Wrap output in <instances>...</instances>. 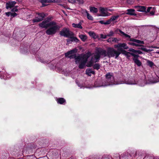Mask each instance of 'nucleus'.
<instances>
[{"mask_svg": "<svg viewBox=\"0 0 159 159\" xmlns=\"http://www.w3.org/2000/svg\"><path fill=\"white\" fill-rule=\"evenodd\" d=\"M119 41V40L117 39L116 38H113V42H118Z\"/></svg>", "mask_w": 159, "mask_h": 159, "instance_id": "obj_45", "label": "nucleus"}, {"mask_svg": "<svg viewBox=\"0 0 159 159\" xmlns=\"http://www.w3.org/2000/svg\"><path fill=\"white\" fill-rule=\"evenodd\" d=\"M93 67L94 69L98 70L100 68V66L99 64H96L94 65Z\"/></svg>", "mask_w": 159, "mask_h": 159, "instance_id": "obj_32", "label": "nucleus"}, {"mask_svg": "<svg viewBox=\"0 0 159 159\" xmlns=\"http://www.w3.org/2000/svg\"><path fill=\"white\" fill-rule=\"evenodd\" d=\"M41 62H44V63H48L47 62H45V61L44 62L43 61H41Z\"/></svg>", "mask_w": 159, "mask_h": 159, "instance_id": "obj_54", "label": "nucleus"}, {"mask_svg": "<svg viewBox=\"0 0 159 159\" xmlns=\"http://www.w3.org/2000/svg\"><path fill=\"white\" fill-rule=\"evenodd\" d=\"M99 22L100 23L103 24V25H105V22H104L103 20H100L99 21Z\"/></svg>", "mask_w": 159, "mask_h": 159, "instance_id": "obj_49", "label": "nucleus"}, {"mask_svg": "<svg viewBox=\"0 0 159 159\" xmlns=\"http://www.w3.org/2000/svg\"><path fill=\"white\" fill-rule=\"evenodd\" d=\"M147 62L148 65L151 67H153L155 66L153 62L151 61L147 60Z\"/></svg>", "mask_w": 159, "mask_h": 159, "instance_id": "obj_29", "label": "nucleus"}, {"mask_svg": "<svg viewBox=\"0 0 159 159\" xmlns=\"http://www.w3.org/2000/svg\"><path fill=\"white\" fill-rule=\"evenodd\" d=\"M89 34L90 36L92 37L94 39H97L99 40L100 39L99 36L93 32L90 31L89 32Z\"/></svg>", "mask_w": 159, "mask_h": 159, "instance_id": "obj_20", "label": "nucleus"}, {"mask_svg": "<svg viewBox=\"0 0 159 159\" xmlns=\"http://www.w3.org/2000/svg\"><path fill=\"white\" fill-rule=\"evenodd\" d=\"M1 72H0V77L1 79H7L10 77V74H5L2 75V73H1Z\"/></svg>", "mask_w": 159, "mask_h": 159, "instance_id": "obj_23", "label": "nucleus"}, {"mask_svg": "<svg viewBox=\"0 0 159 159\" xmlns=\"http://www.w3.org/2000/svg\"><path fill=\"white\" fill-rule=\"evenodd\" d=\"M16 3V2L14 1H10L9 2L7 3L6 4V7L7 9L9 8H11L14 7Z\"/></svg>", "mask_w": 159, "mask_h": 159, "instance_id": "obj_15", "label": "nucleus"}, {"mask_svg": "<svg viewBox=\"0 0 159 159\" xmlns=\"http://www.w3.org/2000/svg\"><path fill=\"white\" fill-rule=\"evenodd\" d=\"M136 10L139 11H145L146 10V8L145 7L141 6H136L134 7Z\"/></svg>", "mask_w": 159, "mask_h": 159, "instance_id": "obj_19", "label": "nucleus"}, {"mask_svg": "<svg viewBox=\"0 0 159 159\" xmlns=\"http://www.w3.org/2000/svg\"><path fill=\"white\" fill-rule=\"evenodd\" d=\"M70 55L69 51L66 53L65 54V56L66 57H68L69 55Z\"/></svg>", "mask_w": 159, "mask_h": 159, "instance_id": "obj_46", "label": "nucleus"}, {"mask_svg": "<svg viewBox=\"0 0 159 159\" xmlns=\"http://www.w3.org/2000/svg\"><path fill=\"white\" fill-rule=\"evenodd\" d=\"M67 43L68 44H69V43L71 42V40L70 38H69L67 39Z\"/></svg>", "mask_w": 159, "mask_h": 159, "instance_id": "obj_50", "label": "nucleus"}, {"mask_svg": "<svg viewBox=\"0 0 159 159\" xmlns=\"http://www.w3.org/2000/svg\"><path fill=\"white\" fill-rule=\"evenodd\" d=\"M81 12L83 15H86L88 13L87 11L85 9H82L81 10Z\"/></svg>", "mask_w": 159, "mask_h": 159, "instance_id": "obj_35", "label": "nucleus"}, {"mask_svg": "<svg viewBox=\"0 0 159 159\" xmlns=\"http://www.w3.org/2000/svg\"><path fill=\"white\" fill-rule=\"evenodd\" d=\"M76 83L78 86L80 88H84V83L82 81H78L77 80H76Z\"/></svg>", "mask_w": 159, "mask_h": 159, "instance_id": "obj_26", "label": "nucleus"}, {"mask_svg": "<svg viewBox=\"0 0 159 159\" xmlns=\"http://www.w3.org/2000/svg\"><path fill=\"white\" fill-rule=\"evenodd\" d=\"M57 101L58 103L61 104H63L64 103L66 102V100L64 98H58L57 99Z\"/></svg>", "mask_w": 159, "mask_h": 159, "instance_id": "obj_27", "label": "nucleus"}, {"mask_svg": "<svg viewBox=\"0 0 159 159\" xmlns=\"http://www.w3.org/2000/svg\"><path fill=\"white\" fill-rule=\"evenodd\" d=\"M79 38L83 42H85L87 39V36L85 34H80Z\"/></svg>", "mask_w": 159, "mask_h": 159, "instance_id": "obj_25", "label": "nucleus"}, {"mask_svg": "<svg viewBox=\"0 0 159 159\" xmlns=\"http://www.w3.org/2000/svg\"><path fill=\"white\" fill-rule=\"evenodd\" d=\"M0 11H1V10H0Z\"/></svg>", "mask_w": 159, "mask_h": 159, "instance_id": "obj_59", "label": "nucleus"}, {"mask_svg": "<svg viewBox=\"0 0 159 159\" xmlns=\"http://www.w3.org/2000/svg\"><path fill=\"white\" fill-rule=\"evenodd\" d=\"M90 12L93 13H96L98 11V9L97 8L94 7H90Z\"/></svg>", "mask_w": 159, "mask_h": 159, "instance_id": "obj_28", "label": "nucleus"}, {"mask_svg": "<svg viewBox=\"0 0 159 159\" xmlns=\"http://www.w3.org/2000/svg\"><path fill=\"white\" fill-rule=\"evenodd\" d=\"M95 72L91 68H88L86 71V73L89 75L90 76L92 74H94Z\"/></svg>", "mask_w": 159, "mask_h": 159, "instance_id": "obj_22", "label": "nucleus"}, {"mask_svg": "<svg viewBox=\"0 0 159 159\" xmlns=\"http://www.w3.org/2000/svg\"><path fill=\"white\" fill-rule=\"evenodd\" d=\"M119 16H120L118 15L116 16H111L110 18L111 22L113 21L116 20L118 19V17H119Z\"/></svg>", "mask_w": 159, "mask_h": 159, "instance_id": "obj_30", "label": "nucleus"}, {"mask_svg": "<svg viewBox=\"0 0 159 159\" xmlns=\"http://www.w3.org/2000/svg\"><path fill=\"white\" fill-rule=\"evenodd\" d=\"M106 78L105 81L103 82H96L94 84V87H105L111 85L120 84V80L118 81L115 80L112 73H107L106 75Z\"/></svg>", "mask_w": 159, "mask_h": 159, "instance_id": "obj_1", "label": "nucleus"}, {"mask_svg": "<svg viewBox=\"0 0 159 159\" xmlns=\"http://www.w3.org/2000/svg\"><path fill=\"white\" fill-rule=\"evenodd\" d=\"M114 32L112 30H111L109 33L107 34V36L109 37L113 36L114 34Z\"/></svg>", "mask_w": 159, "mask_h": 159, "instance_id": "obj_33", "label": "nucleus"}, {"mask_svg": "<svg viewBox=\"0 0 159 159\" xmlns=\"http://www.w3.org/2000/svg\"><path fill=\"white\" fill-rule=\"evenodd\" d=\"M68 1L69 2L72 3L81 4L84 2L83 0H68Z\"/></svg>", "mask_w": 159, "mask_h": 159, "instance_id": "obj_21", "label": "nucleus"}, {"mask_svg": "<svg viewBox=\"0 0 159 159\" xmlns=\"http://www.w3.org/2000/svg\"><path fill=\"white\" fill-rule=\"evenodd\" d=\"M131 55L134 57V61L137 65L138 66H140L142 63L138 59L139 56L134 54H131Z\"/></svg>", "mask_w": 159, "mask_h": 159, "instance_id": "obj_13", "label": "nucleus"}, {"mask_svg": "<svg viewBox=\"0 0 159 159\" xmlns=\"http://www.w3.org/2000/svg\"><path fill=\"white\" fill-rule=\"evenodd\" d=\"M77 49L76 48L73 49L72 50H71L70 51H69L70 53V55L72 54H73V53L76 52H77Z\"/></svg>", "mask_w": 159, "mask_h": 159, "instance_id": "obj_36", "label": "nucleus"}, {"mask_svg": "<svg viewBox=\"0 0 159 159\" xmlns=\"http://www.w3.org/2000/svg\"><path fill=\"white\" fill-rule=\"evenodd\" d=\"M17 14L15 12L14 13H11V16H12L13 17H15L16 16H17Z\"/></svg>", "mask_w": 159, "mask_h": 159, "instance_id": "obj_43", "label": "nucleus"}, {"mask_svg": "<svg viewBox=\"0 0 159 159\" xmlns=\"http://www.w3.org/2000/svg\"><path fill=\"white\" fill-rule=\"evenodd\" d=\"M70 36L69 37H68L67 38H70L71 42H79V40L76 37L74 36V34L73 32H71Z\"/></svg>", "mask_w": 159, "mask_h": 159, "instance_id": "obj_16", "label": "nucleus"}, {"mask_svg": "<svg viewBox=\"0 0 159 159\" xmlns=\"http://www.w3.org/2000/svg\"><path fill=\"white\" fill-rule=\"evenodd\" d=\"M156 52L158 54H159V51H157Z\"/></svg>", "mask_w": 159, "mask_h": 159, "instance_id": "obj_55", "label": "nucleus"}, {"mask_svg": "<svg viewBox=\"0 0 159 159\" xmlns=\"http://www.w3.org/2000/svg\"><path fill=\"white\" fill-rule=\"evenodd\" d=\"M107 42L112 43L113 42V38H110L107 40Z\"/></svg>", "mask_w": 159, "mask_h": 159, "instance_id": "obj_38", "label": "nucleus"}, {"mask_svg": "<svg viewBox=\"0 0 159 159\" xmlns=\"http://www.w3.org/2000/svg\"><path fill=\"white\" fill-rule=\"evenodd\" d=\"M36 15H38V16H36L35 19H33L32 20V21L33 23L38 22L41 21L43 20L44 17L45 15L44 13H36Z\"/></svg>", "mask_w": 159, "mask_h": 159, "instance_id": "obj_10", "label": "nucleus"}, {"mask_svg": "<svg viewBox=\"0 0 159 159\" xmlns=\"http://www.w3.org/2000/svg\"><path fill=\"white\" fill-rule=\"evenodd\" d=\"M86 15L88 19L90 20H93V17L88 12L87 13Z\"/></svg>", "mask_w": 159, "mask_h": 159, "instance_id": "obj_31", "label": "nucleus"}, {"mask_svg": "<svg viewBox=\"0 0 159 159\" xmlns=\"http://www.w3.org/2000/svg\"><path fill=\"white\" fill-rule=\"evenodd\" d=\"M158 78H159V74L158 75Z\"/></svg>", "mask_w": 159, "mask_h": 159, "instance_id": "obj_56", "label": "nucleus"}, {"mask_svg": "<svg viewBox=\"0 0 159 159\" xmlns=\"http://www.w3.org/2000/svg\"><path fill=\"white\" fill-rule=\"evenodd\" d=\"M62 1V0H42L41 1V2L43 6L44 7L48 5V4H47V3L60 2Z\"/></svg>", "mask_w": 159, "mask_h": 159, "instance_id": "obj_12", "label": "nucleus"}, {"mask_svg": "<svg viewBox=\"0 0 159 159\" xmlns=\"http://www.w3.org/2000/svg\"><path fill=\"white\" fill-rule=\"evenodd\" d=\"M50 27L46 31V33L47 35H52L55 34L60 29V26L57 25L55 22L52 21L49 22Z\"/></svg>", "mask_w": 159, "mask_h": 159, "instance_id": "obj_6", "label": "nucleus"}, {"mask_svg": "<svg viewBox=\"0 0 159 159\" xmlns=\"http://www.w3.org/2000/svg\"><path fill=\"white\" fill-rule=\"evenodd\" d=\"M136 54H142L143 52L140 50H136Z\"/></svg>", "mask_w": 159, "mask_h": 159, "instance_id": "obj_44", "label": "nucleus"}, {"mask_svg": "<svg viewBox=\"0 0 159 159\" xmlns=\"http://www.w3.org/2000/svg\"><path fill=\"white\" fill-rule=\"evenodd\" d=\"M126 52V53H128V52Z\"/></svg>", "mask_w": 159, "mask_h": 159, "instance_id": "obj_58", "label": "nucleus"}, {"mask_svg": "<svg viewBox=\"0 0 159 159\" xmlns=\"http://www.w3.org/2000/svg\"><path fill=\"white\" fill-rule=\"evenodd\" d=\"M129 51L130 52H133L132 54H136V50L134 49L133 48H130Z\"/></svg>", "mask_w": 159, "mask_h": 159, "instance_id": "obj_34", "label": "nucleus"}, {"mask_svg": "<svg viewBox=\"0 0 159 159\" xmlns=\"http://www.w3.org/2000/svg\"><path fill=\"white\" fill-rule=\"evenodd\" d=\"M91 54L90 52H88L86 54L81 55H73L69 56L70 58H74L75 59L76 64L79 65V68H83L85 66L88 59Z\"/></svg>", "mask_w": 159, "mask_h": 159, "instance_id": "obj_3", "label": "nucleus"}, {"mask_svg": "<svg viewBox=\"0 0 159 159\" xmlns=\"http://www.w3.org/2000/svg\"><path fill=\"white\" fill-rule=\"evenodd\" d=\"M107 11H111L112 10L111 9H108V8H107Z\"/></svg>", "mask_w": 159, "mask_h": 159, "instance_id": "obj_51", "label": "nucleus"}, {"mask_svg": "<svg viewBox=\"0 0 159 159\" xmlns=\"http://www.w3.org/2000/svg\"><path fill=\"white\" fill-rule=\"evenodd\" d=\"M72 25L73 27H74L78 28L80 29H82V23L81 22H80L78 24L73 23Z\"/></svg>", "mask_w": 159, "mask_h": 159, "instance_id": "obj_24", "label": "nucleus"}, {"mask_svg": "<svg viewBox=\"0 0 159 159\" xmlns=\"http://www.w3.org/2000/svg\"><path fill=\"white\" fill-rule=\"evenodd\" d=\"M49 22H48V20H47L39 23V25L42 28H47L49 27Z\"/></svg>", "mask_w": 159, "mask_h": 159, "instance_id": "obj_14", "label": "nucleus"}, {"mask_svg": "<svg viewBox=\"0 0 159 159\" xmlns=\"http://www.w3.org/2000/svg\"><path fill=\"white\" fill-rule=\"evenodd\" d=\"M5 14L6 15L8 16H9L10 15L11 16V12H6Z\"/></svg>", "mask_w": 159, "mask_h": 159, "instance_id": "obj_48", "label": "nucleus"}, {"mask_svg": "<svg viewBox=\"0 0 159 159\" xmlns=\"http://www.w3.org/2000/svg\"><path fill=\"white\" fill-rule=\"evenodd\" d=\"M60 5L62 7H64V8H67V9H68V8H67V6H65V5H64V4H60Z\"/></svg>", "mask_w": 159, "mask_h": 159, "instance_id": "obj_47", "label": "nucleus"}, {"mask_svg": "<svg viewBox=\"0 0 159 159\" xmlns=\"http://www.w3.org/2000/svg\"><path fill=\"white\" fill-rule=\"evenodd\" d=\"M114 47L115 48H117L118 51L122 52L123 49H127L128 47L127 44L125 43H119L115 45Z\"/></svg>", "mask_w": 159, "mask_h": 159, "instance_id": "obj_8", "label": "nucleus"}, {"mask_svg": "<svg viewBox=\"0 0 159 159\" xmlns=\"http://www.w3.org/2000/svg\"><path fill=\"white\" fill-rule=\"evenodd\" d=\"M111 22V19H110L105 22V25H109Z\"/></svg>", "mask_w": 159, "mask_h": 159, "instance_id": "obj_39", "label": "nucleus"}, {"mask_svg": "<svg viewBox=\"0 0 159 159\" xmlns=\"http://www.w3.org/2000/svg\"><path fill=\"white\" fill-rule=\"evenodd\" d=\"M140 49L142 51L145 52H148L149 51V50L147 49L146 48H141Z\"/></svg>", "mask_w": 159, "mask_h": 159, "instance_id": "obj_41", "label": "nucleus"}, {"mask_svg": "<svg viewBox=\"0 0 159 159\" xmlns=\"http://www.w3.org/2000/svg\"><path fill=\"white\" fill-rule=\"evenodd\" d=\"M106 56H108V50L107 52L105 50L98 49L97 52L92 55L90 61L87 62V66L90 67L92 66L94 63L99 61L100 57L103 58Z\"/></svg>", "mask_w": 159, "mask_h": 159, "instance_id": "obj_2", "label": "nucleus"}, {"mask_svg": "<svg viewBox=\"0 0 159 159\" xmlns=\"http://www.w3.org/2000/svg\"><path fill=\"white\" fill-rule=\"evenodd\" d=\"M120 52L113 48H107V56L109 58L114 57L116 59L119 57Z\"/></svg>", "mask_w": 159, "mask_h": 159, "instance_id": "obj_7", "label": "nucleus"}, {"mask_svg": "<svg viewBox=\"0 0 159 159\" xmlns=\"http://www.w3.org/2000/svg\"><path fill=\"white\" fill-rule=\"evenodd\" d=\"M11 11L12 12H17L18 10L16 7H15L12 8Z\"/></svg>", "mask_w": 159, "mask_h": 159, "instance_id": "obj_37", "label": "nucleus"}, {"mask_svg": "<svg viewBox=\"0 0 159 159\" xmlns=\"http://www.w3.org/2000/svg\"><path fill=\"white\" fill-rule=\"evenodd\" d=\"M155 11L156 9L155 7H148L147 9V11L148 12L150 11L151 15H153L154 14Z\"/></svg>", "mask_w": 159, "mask_h": 159, "instance_id": "obj_17", "label": "nucleus"}, {"mask_svg": "<svg viewBox=\"0 0 159 159\" xmlns=\"http://www.w3.org/2000/svg\"><path fill=\"white\" fill-rule=\"evenodd\" d=\"M63 11V13H64V11Z\"/></svg>", "mask_w": 159, "mask_h": 159, "instance_id": "obj_57", "label": "nucleus"}, {"mask_svg": "<svg viewBox=\"0 0 159 159\" xmlns=\"http://www.w3.org/2000/svg\"><path fill=\"white\" fill-rule=\"evenodd\" d=\"M159 81V80H156V81H154V83H157V82H158Z\"/></svg>", "mask_w": 159, "mask_h": 159, "instance_id": "obj_52", "label": "nucleus"}, {"mask_svg": "<svg viewBox=\"0 0 159 159\" xmlns=\"http://www.w3.org/2000/svg\"><path fill=\"white\" fill-rule=\"evenodd\" d=\"M100 14L98 16H108L111 15V14L107 12V8L100 7L99 8Z\"/></svg>", "mask_w": 159, "mask_h": 159, "instance_id": "obj_9", "label": "nucleus"}, {"mask_svg": "<svg viewBox=\"0 0 159 159\" xmlns=\"http://www.w3.org/2000/svg\"><path fill=\"white\" fill-rule=\"evenodd\" d=\"M71 32L69 30L66 28H64L60 32V34L61 36L66 37L70 36Z\"/></svg>", "mask_w": 159, "mask_h": 159, "instance_id": "obj_11", "label": "nucleus"}, {"mask_svg": "<svg viewBox=\"0 0 159 159\" xmlns=\"http://www.w3.org/2000/svg\"><path fill=\"white\" fill-rule=\"evenodd\" d=\"M100 36L101 38L105 39L107 38V35H103L102 34H101L100 35Z\"/></svg>", "mask_w": 159, "mask_h": 159, "instance_id": "obj_40", "label": "nucleus"}, {"mask_svg": "<svg viewBox=\"0 0 159 159\" xmlns=\"http://www.w3.org/2000/svg\"><path fill=\"white\" fill-rule=\"evenodd\" d=\"M127 84L133 85L138 84L141 86H144L145 83L144 81L139 80L137 81L132 78H129L124 80H120V84Z\"/></svg>", "mask_w": 159, "mask_h": 159, "instance_id": "obj_5", "label": "nucleus"}, {"mask_svg": "<svg viewBox=\"0 0 159 159\" xmlns=\"http://www.w3.org/2000/svg\"><path fill=\"white\" fill-rule=\"evenodd\" d=\"M127 3L129 4H132L134 2V1L132 0H127Z\"/></svg>", "mask_w": 159, "mask_h": 159, "instance_id": "obj_42", "label": "nucleus"}, {"mask_svg": "<svg viewBox=\"0 0 159 159\" xmlns=\"http://www.w3.org/2000/svg\"><path fill=\"white\" fill-rule=\"evenodd\" d=\"M119 31L121 34V35L124 36L125 38H128L129 39V40L130 42L128 43V44L131 46H139L142 47L143 46V44H144V42L143 41L131 38L130 36L127 34H126L124 32H122L120 29H116L115 30V32L117 33V32Z\"/></svg>", "mask_w": 159, "mask_h": 159, "instance_id": "obj_4", "label": "nucleus"}, {"mask_svg": "<svg viewBox=\"0 0 159 159\" xmlns=\"http://www.w3.org/2000/svg\"><path fill=\"white\" fill-rule=\"evenodd\" d=\"M127 12L126 14L129 15L131 16H136V14L135 13V10L134 9H128L127 10Z\"/></svg>", "mask_w": 159, "mask_h": 159, "instance_id": "obj_18", "label": "nucleus"}, {"mask_svg": "<svg viewBox=\"0 0 159 159\" xmlns=\"http://www.w3.org/2000/svg\"><path fill=\"white\" fill-rule=\"evenodd\" d=\"M153 48H159V47H153Z\"/></svg>", "mask_w": 159, "mask_h": 159, "instance_id": "obj_53", "label": "nucleus"}]
</instances>
